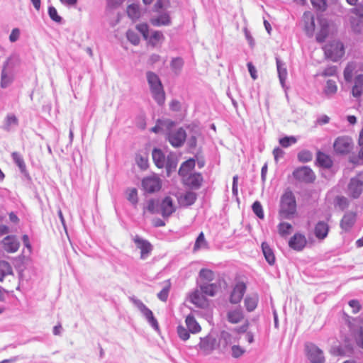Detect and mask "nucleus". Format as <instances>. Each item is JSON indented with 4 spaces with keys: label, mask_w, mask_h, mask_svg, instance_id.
I'll return each instance as SVG.
<instances>
[{
    "label": "nucleus",
    "mask_w": 363,
    "mask_h": 363,
    "mask_svg": "<svg viewBox=\"0 0 363 363\" xmlns=\"http://www.w3.org/2000/svg\"><path fill=\"white\" fill-rule=\"evenodd\" d=\"M12 272V269L10 264L5 262H0V281H2L4 277L9 274H11Z\"/></svg>",
    "instance_id": "41"
},
{
    "label": "nucleus",
    "mask_w": 363,
    "mask_h": 363,
    "mask_svg": "<svg viewBox=\"0 0 363 363\" xmlns=\"http://www.w3.org/2000/svg\"><path fill=\"white\" fill-rule=\"evenodd\" d=\"M227 320L232 324H237L242 320L244 318V313L242 309L240 307H236L233 309H230L227 312Z\"/></svg>",
    "instance_id": "21"
},
{
    "label": "nucleus",
    "mask_w": 363,
    "mask_h": 363,
    "mask_svg": "<svg viewBox=\"0 0 363 363\" xmlns=\"http://www.w3.org/2000/svg\"><path fill=\"white\" fill-rule=\"evenodd\" d=\"M133 240L136 244L137 247L140 250L141 259H146L152 251V245L147 240L140 238L138 235L133 238Z\"/></svg>",
    "instance_id": "18"
},
{
    "label": "nucleus",
    "mask_w": 363,
    "mask_h": 363,
    "mask_svg": "<svg viewBox=\"0 0 363 363\" xmlns=\"http://www.w3.org/2000/svg\"><path fill=\"white\" fill-rule=\"evenodd\" d=\"M337 73L336 66H329L326 67L322 72L321 75L323 77L335 76Z\"/></svg>",
    "instance_id": "61"
},
{
    "label": "nucleus",
    "mask_w": 363,
    "mask_h": 363,
    "mask_svg": "<svg viewBox=\"0 0 363 363\" xmlns=\"http://www.w3.org/2000/svg\"><path fill=\"white\" fill-rule=\"evenodd\" d=\"M298 159L301 162H308L312 160L313 154L309 150H302L298 152Z\"/></svg>",
    "instance_id": "50"
},
{
    "label": "nucleus",
    "mask_w": 363,
    "mask_h": 363,
    "mask_svg": "<svg viewBox=\"0 0 363 363\" xmlns=\"http://www.w3.org/2000/svg\"><path fill=\"white\" fill-rule=\"evenodd\" d=\"M276 62H277V72L278 76L279 79L280 84L282 86V88H285V82L287 78L288 72L286 69V67L284 62H283L278 57L276 58Z\"/></svg>",
    "instance_id": "25"
},
{
    "label": "nucleus",
    "mask_w": 363,
    "mask_h": 363,
    "mask_svg": "<svg viewBox=\"0 0 363 363\" xmlns=\"http://www.w3.org/2000/svg\"><path fill=\"white\" fill-rule=\"evenodd\" d=\"M142 186L145 192L154 193L161 189L162 181L157 175L152 174L142 180Z\"/></svg>",
    "instance_id": "8"
},
{
    "label": "nucleus",
    "mask_w": 363,
    "mask_h": 363,
    "mask_svg": "<svg viewBox=\"0 0 363 363\" xmlns=\"http://www.w3.org/2000/svg\"><path fill=\"white\" fill-rule=\"evenodd\" d=\"M279 142L281 147L286 148L291 145L296 143L297 139L294 136H285L280 138Z\"/></svg>",
    "instance_id": "46"
},
{
    "label": "nucleus",
    "mask_w": 363,
    "mask_h": 363,
    "mask_svg": "<svg viewBox=\"0 0 363 363\" xmlns=\"http://www.w3.org/2000/svg\"><path fill=\"white\" fill-rule=\"evenodd\" d=\"M157 204L154 199L147 201L146 206L144 207V211H147L150 213H155L157 211Z\"/></svg>",
    "instance_id": "57"
},
{
    "label": "nucleus",
    "mask_w": 363,
    "mask_h": 363,
    "mask_svg": "<svg viewBox=\"0 0 363 363\" xmlns=\"http://www.w3.org/2000/svg\"><path fill=\"white\" fill-rule=\"evenodd\" d=\"M278 232L281 237H286L289 235L292 230V225L286 222L280 223L278 226Z\"/></svg>",
    "instance_id": "39"
},
{
    "label": "nucleus",
    "mask_w": 363,
    "mask_h": 363,
    "mask_svg": "<svg viewBox=\"0 0 363 363\" xmlns=\"http://www.w3.org/2000/svg\"><path fill=\"white\" fill-rule=\"evenodd\" d=\"M329 225L325 221H318L314 228V235L320 240H324L328 234Z\"/></svg>",
    "instance_id": "22"
},
{
    "label": "nucleus",
    "mask_w": 363,
    "mask_h": 363,
    "mask_svg": "<svg viewBox=\"0 0 363 363\" xmlns=\"http://www.w3.org/2000/svg\"><path fill=\"white\" fill-rule=\"evenodd\" d=\"M11 82V77L7 75L5 70L4 69L1 73V86L2 88H6L10 84Z\"/></svg>",
    "instance_id": "60"
},
{
    "label": "nucleus",
    "mask_w": 363,
    "mask_h": 363,
    "mask_svg": "<svg viewBox=\"0 0 363 363\" xmlns=\"http://www.w3.org/2000/svg\"><path fill=\"white\" fill-rule=\"evenodd\" d=\"M252 209L254 213L260 219H263L264 217V211L261 203L256 201L252 206Z\"/></svg>",
    "instance_id": "47"
},
{
    "label": "nucleus",
    "mask_w": 363,
    "mask_h": 363,
    "mask_svg": "<svg viewBox=\"0 0 363 363\" xmlns=\"http://www.w3.org/2000/svg\"><path fill=\"white\" fill-rule=\"evenodd\" d=\"M259 296L257 294L247 295L244 301L246 310L249 312L253 311L257 306Z\"/></svg>",
    "instance_id": "29"
},
{
    "label": "nucleus",
    "mask_w": 363,
    "mask_h": 363,
    "mask_svg": "<svg viewBox=\"0 0 363 363\" xmlns=\"http://www.w3.org/2000/svg\"><path fill=\"white\" fill-rule=\"evenodd\" d=\"M174 123L169 119H158L157 121L156 125L152 128L151 131L155 133H160L161 130H169L173 127Z\"/></svg>",
    "instance_id": "28"
},
{
    "label": "nucleus",
    "mask_w": 363,
    "mask_h": 363,
    "mask_svg": "<svg viewBox=\"0 0 363 363\" xmlns=\"http://www.w3.org/2000/svg\"><path fill=\"white\" fill-rule=\"evenodd\" d=\"M318 22L320 29L316 35V40L318 43H323L330 32L331 28L333 27V23L323 17H320Z\"/></svg>",
    "instance_id": "13"
},
{
    "label": "nucleus",
    "mask_w": 363,
    "mask_h": 363,
    "mask_svg": "<svg viewBox=\"0 0 363 363\" xmlns=\"http://www.w3.org/2000/svg\"><path fill=\"white\" fill-rule=\"evenodd\" d=\"M168 130L167 140L169 143L174 147H181L186 138V131L182 128L173 130L169 129Z\"/></svg>",
    "instance_id": "10"
},
{
    "label": "nucleus",
    "mask_w": 363,
    "mask_h": 363,
    "mask_svg": "<svg viewBox=\"0 0 363 363\" xmlns=\"http://www.w3.org/2000/svg\"><path fill=\"white\" fill-rule=\"evenodd\" d=\"M337 91V86L335 81L329 79L326 82L325 86L324 88L325 94L330 97L334 95Z\"/></svg>",
    "instance_id": "38"
},
{
    "label": "nucleus",
    "mask_w": 363,
    "mask_h": 363,
    "mask_svg": "<svg viewBox=\"0 0 363 363\" xmlns=\"http://www.w3.org/2000/svg\"><path fill=\"white\" fill-rule=\"evenodd\" d=\"M182 199L185 205L190 206L196 201V194L193 191H187L182 197Z\"/></svg>",
    "instance_id": "45"
},
{
    "label": "nucleus",
    "mask_w": 363,
    "mask_h": 363,
    "mask_svg": "<svg viewBox=\"0 0 363 363\" xmlns=\"http://www.w3.org/2000/svg\"><path fill=\"white\" fill-rule=\"evenodd\" d=\"M146 78L152 98L158 105H163L165 101V93L160 77L155 73L149 71L146 73Z\"/></svg>",
    "instance_id": "1"
},
{
    "label": "nucleus",
    "mask_w": 363,
    "mask_h": 363,
    "mask_svg": "<svg viewBox=\"0 0 363 363\" xmlns=\"http://www.w3.org/2000/svg\"><path fill=\"white\" fill-rule=\"evenodd\" d=\"M240 337L234 335L227 330H222L219 335V342L224 349L230 347L231 345L238 343Z\"/></svg>",
    "instance_id": "16"
},
{
    "label": "nucleus",
    "mask_w": 363,
    "mask_h": 363,
    "mask_svg": "<svg viewBox=\"0 0 363 363\" xmlns=\"http://www.w3.org/2000/svg\"><path fill=\"white\" fill-rule=\"evenodd\" d=\"M348 303L352 308L353 313H357L360 311L361 306L357 300H350Z\"/></svg>",
    "instance_id": "63"
},
{
    "label": "nucleus",
    "mask_w": 363,
    "mask_h": 363,
    "mask_svg": "<svg viewBox=\"0 0 363 363\" xmlns=\"http://www.w3.org/2000/svg\"><path fill=\"white\" fill-rule=\"evenodd\" d=\"M200 289L204 295L214 296L218 290V286L216 284L205 282L200 285Z\"/></svg>",
    "instance_id": "33"
},
{
    "label": "nucleus",
    "mask_w": 363,
    "mask_h": 363,
    "mask_svg": "<svg viewBox=\"0 0 363 363\" xmlns=\"http://www.w3.org/2000/svg\"><path fill=\"white\" fill-rule=\"evenodd\" d=\"M262 250L266 261L269 264L273 265L275 263V256L273 252V250L269 245L267 242L262 243Z\"/></svg>",
    "instance_id": "30"
},
{
    "label": "nucleus",
    "mask_w": 363,
    "mask_h": 363,
    "mask_svg": "<svg viewBox=\"0 0 363 363\" xmlns=\"http://www.w3.org/2000/svg\"><path fill=\"white\" fill-rule=\"evenodd\" d=\"M325 57L333 62L338 61L345 54L343 44L338 40H333L323 47Z\"/></svg>",
    "instance_id": "3"
},
{
    "label": "nucleus",
    "mask_w": 363,
    "mask_h": 363,
    "mask_svg": "<svg viewBox=\"0 0 363 363\" xmlns=\"http://www.w3.org/2000/svg\"><path fill=\"white\" fill-rule=\"evenodd\" d=\"M127 199L133 205H136L138 203V191L135 188H133L128 190Z\"/></svg>",
    "instance_id": "53"
},
{
    "label": "nucleus",
    "mask_w": 363,
    "mask_h": 363,
    "mask_svg": "<svg viewBox=\"0 0 363 363\" xmlns=\"http://www.w3.org/2000/svg\"><path fill=\"white\" fill-rule=\"evenodd\" d=\"M306 357L311 363H324L325 357L323 352L318 346L312 342L305 344Z\"/></svg>",
    "instance_id": "5"
},
{
    "label": "nucleus",
    "mask_w": 363,
    "mask_h": 363,
    "mask_svg": "<svg viewBox=\"0 0 363 363\" xmlns=\"http://www.w3.org/2000/svg\"><path fill=\"white\" fill-rule=\"evenodd\" d=\"M355 69V65L353 62H350L344 70V78L345 81L350 82L352 78L353 72Z\"/></svg>",
    "instance_id": "48"
},
{
    "label": "nucleus",
    "mask_w": 363,
    "mask_h": 363,
    "mask_svg": "<svg viewBox=\"0 0 363 363\" xmlns=\"http://www.w3.org/2000/svg\"><path fill=\"white\" fill-rule=\"evenodd\" d=\"M314 8L320 11H324L326 8L325 0H311Z\"/></svg>",
    "instance_id": "59"
},
{
    "label": "nucleus",
    "mask_w": 363,
    "mask_h": 363,
    "mask_svg": "<svg viewBox=\"0 0 363 363\" xmlns=\"http://www.w3.org/2000/svg\"><path fill=\"white\" fill-rule=\"evenodd\" d=\"M229 348L230 355L234 359H239L242 357L246 352L245 348L239 345L238 343L231 345Z\"/></svg>",
    "instance_id": "34"
},
{
    "label": "nucleus",
    "mask_w": 363,
    "mask_h": 363,
    "mask_svg": "<svg viewBox=\"0 0 363 363\" xmlns=\"http://www.w3.org/2000/svg\"><path fill=\"white\" fill-rule=\"evenodd\" d=\"M185 323L187 327V329L190 333L193 334L198 333L201 331V328L198 322L196 320L195 318L192 315H189L186 316Z\"/></svg>",
    "instance_id": "31"
},
{
    "label": "nucleus",
    "mask_w": 363,
    "mask_h": 363,
    "mask_svg": "<svg viewBox=\"0 0 363 363\" xmlns=\"http://www.w3.org/2000/svg\"><path fill=\"white\" fill-rule=\"evenodd\" d=\"M184 62L182 58L177 57L174 58L171 62V67L175 71H179L182 66H183Z\"/></svg>",
    "instance_id": "58"
},
{
    "label": "nucleus",
    "mask_w": 363,
    "mask_h": 363,
    "mask_svg": "<svg viewBox=\"0 0 363 363\" xmlns=\"http://www.w3.org/2000/svg\"><path fill=\"white\" fill-rule=\"evenodd\" d=\"M361 175H358L350 179L348 184V194L354 199H357L363 191V180Z\"/></svg>",
    "instance_id": "12"
},
{
    "label": "nucleus",
    "mask_w": 363,
    "mask_h": 363,
    "mask_svg": "<svg viewBox=\"0 0 363 363\" xmlns=\"http://www.w3.org/2000/svg\"><path fill=\"white\" fill-rule=\"evenodd\" d=\"M126 36L128 40L135 45H138L140 43V38L138 35L132 30H128L127 31Z\"/></svg>",
    "instance_id": "54"
},
{
    "label": "nucleus",
    "mask_w": 363,
    "mask_h": 363,
    "mask_svg": "<svg viewBox=\"0 0 363 363\" xmlns=\"http://www.w3.org/2000/svg\"><path fill=\"white\" fill-rule=\"evenodd\" d=\"M307 240L303 234L300 233H295L289 240L290 248L296 251H302L306 246Z\"/></svg>",
    "instance_id": "15"
},
{
    "label": "nucleus",
    "mask_w": 363,
    "mask_h": 363,
    "mask_svg": "<svg viewBox=\"0 0 363 363\" xmlns=\"http://www.w3.org/2000/svg\"><path fill=\"white\" fill-rule=\"evenodd\" d=\"M358 145L359 147V157L360 159H363V128L359 132Z\"/></svg>",
    "instance_id": "64"
},
{
    "label": "nucleus",
    "mask_w": 363,
    "mask_h": 363,
    "mask_svg": "<svg viewBox=\"0 0 363 363\" xmlns=\"http://www.w3.org/2000/svg\"><path fill=\"white\" fill-rule=\"evenodd\" d=\"M357 213L353 211H347L342 216L340 226L345 233H349L357 221Z\"/></svg>",
    "instance_id": "14"
},
{
    "label": "nucleus",
    "mask_w": 363,
    "mask_h": 363,
    "mask_svg": "<svg viewBox=\"0 0 363 363\" xmlns=\"http://www.w3.org/2000/svg\"><path fill=\"white\" fill-rule=\"evenodd\" d=\"M303 21L305 23V30L308 35L312 36L315 30V21L313 15L311 12L303 13Z\"/></svg>",
    "instance_id": "24"
},
{
    "label": "nucleus",
    "mask_w": 363,
    "mask_h": 363,
    "mask_svg": "<svg viewBox=\"0 0 363 363\" xmlns=\"http://www.w3.org/2000/svg\"><path fill=\"white\" fill-rule=\"evenodd\" d=\"M177 333L180 339L184 341L187 340L190 337L189 330L182 325H179L177 327Z\"/></svg>",
    "instance_id": "55"
},
{
    "label": "nucleus",
    "mask_w": 363,
    "mask_h": 363,
    "mask_svg": "<svg viewBox=\"0 0 363 363\" xmlns=\"http://www.w3.org/2000/svg\"><path fill=\"white\" fill-rule=\"evenodd\" d=\"M48 15L53 21L61 23L62 18L58 15L57 9L53 6L48 7Z\"/></svg>",
    "instance_id": "52"
},
{
    "label": "nucleus",
    "mask_w": 363,
    "mask_h": 363,
    "mask_svg": "<svg viewBox=\"0 0 363 363\" xmlns=\"http://www.w3.org/2000/svg\"><path fill=\"white\" fill-rule=\"evenodd\" d=\"M11 157L14 163L18 167L20 171L22 173H25L26 172V166L22 155L17 152H13L11 154Z\"/></svg>",
    "instance_id": "35"
},
{
    "label": "nucleus",
    "mask_w": 363,
    "mask_h": 363,
    "mask_svg": "<svg viewBox=\"0 0 363 363\" xmlns=\"http://www.w3.org/2000/svg\"><path fill=\"white\" fill-rule=\"evenodd\" d=\"M199 277L207 281H211L214 278V274L210 269H201L199 272Z\"/></svg>",
    "instance_id": "51"
},
{
    "label": "nucleus",
    "mask_w": 363,
    "mask_h": 363,
    "mask_svg": "<svg viewBox=\"0 0 363 363\" xmlns=\"http://www.w3.org/2000/svg\"><path fill=\"white\" fill-rule=\"evenodd\" d=\"M316 164L320 167L329 169L333 166V162L330 156L323 152L318 151L316 155Z\"/></svg>",
    "instance_id": "23"
},
{
    "label": "nucleus",
    "mask_w": 363,
    "mask_h": 363,
    "mask_svg": "<svg viewBox=\"0 0 363 363\" xmlns=\"http://www.w3.org/2000/svg\"><path fill=\"white\" fill-rule=\"evenodd\" d=\"M171 284L169 281H167L163 289L157 294V298L162 301H166L168 298Z\"/></svg>",
    "instance_id": "43"
},
{
    "label": "nucleus",
    "mask_w": 363,
    "mask_h": 363,
    "mask_svg": "<svg viewBox=\"0 0 363 363\" xmlns=\"http://www.w3.org/2000/svg\"><path fill=\"white\" fill-rule=\"evenodd\" d=\"M130 301L135 307L141 312L143 316L146 318L149 324L156 330H159V324L157 320L154 317L151 310H150L140 300L135 297H130Z\"/></svg>",
    "instance_id": "4"
},
{
    "label": "nucleus",
    "mask_w": 363,
    "mask_h": 363,
    "mask_svg": "<svg viewBox=\"0 0 363 363\" xmlns=\"http://www.w3.org/2000/svg\"><path fill=\"white\" fill-rule=\"evenodd\" d=\"M335 206L343 211L348 207L349 201L345 196H337L335 199Z\"/></svg>",
    "instance_id": "49"
},
{
    "label": "nucleus",
    "mask_w": 363,
    "mask_h": 363,
    "mask_svg": "<svg viewBox=\"0 0 363 363\" xmlns=\"http://www.w3.org/2000/svg\"><path fill=\"white\" fill-rule=\"evenodd\" d=\"M127 13L128 16L132 20H136L139 18L140 15V11L138 5L133 4L128 6L127 8Z\"/></svg>",
    "instance_id": "40"
},
{
    "label": "nucleus",
    "mask_w": 363,
    "mask_h": 363,
    "mask_svg": "<svg viewBox=\"0 0 363 363\" xmlns=\"http://www.w3.org/2000/svg\"><path fill=\"white\" fill-rule=\"evenodd\" d=\"M2 243L4 250L9 253L16 252L20 247L19 241L13 235H8L4 238Z\"/></svg>",
    "instance_id": "20"
},
{
    "label": "nucleus",
    "mask_w": 363,
    "mask_h": 363,
    "mask_svg": "<svg viewBox=\"0 0 363 363\" xmlns=\"http://www.w3.org/2000/svg\"><path fill=\"white\" fill-rule=\"evenodd\" d=\"M296 211V199L291 191H286L281 197L280 215L284 218H290Z\"/></svg>",
    "instance_id": "2"
},
{
    "label": "nucleus",
    "mask_w": 363,
    "mask_h": 363,
    "mask_svg": "<svg viewBox=\"0 0 363 363\" xmlns=\"http://www.w3.org/2000/svg\"><path fill=\"white\" fill-rule=\"evenodd\" d=\"M18 124V118L14 114H9L5 118L4 129L9 131L13 127L17 126Z\"/></svg>",
    "instance_id": "36"
},
{
    "label": "nucleus",
    "mask_w": 363,
    "mask_h": 363,
    "mask_svg": "<svg viewBox=\"0 0 363 363\" xmlns=\"http://www.w3.org/2000/svg\"><path fill=\"white\" fill-rule=\"evenodd\" d=\"M182 179L185 185L197 189L201 186L203 177L200 173H191L182 177Z\"/></svg>",
    "instance_id": "19"
},
{
    "label": "nucleus",
    "mask_w": 363,
    "mask_h": 363,
    "mask_svg": "<svg viewBox=\"0 0 363 363\" xmlns=\"http://www.w3.org/2000/svg\"><path fill=\"white\" fill-rule=\"evenodd\" d=\"M150 22L155 26H168L171 23V19L167 12H162L158 16L152 17Z\"/></svg>",
    "instance_id": "27"
},
{
    "label": "nucleus",
    "mask_w": 363,
    "mask_h": 363,
    "mask_svg": "<svg viewBox=\"0 0 363 363\" xmlns=\"http://www.w3.org/2000/svg\"><path fill=\"white\" fill-rule=\"evenodd\" d=\"M201 294V291L199 290H195L193 291L189 296L190 301L197 306H201L204 302Z\"/></svg>",
    "instance_id": "37"
},
{
    "label": "nucleus",
    "mask_w": 363,
    "mask_h": 363,
    "mask_svg": "<svg viewBox=\"0 0 363 363\" xmlns=\"http://www.w3.org/2000/svg\"><path fill=\"white\" fill-rule=\"evenodd\" d=\"M152 157L155 165L158 168H163L165 167L167 169H171L172 167H176V164L173 163L172 159L169 157L166 158L164 154L160 149H153Z\"/></svg>",
    "instance_id": "7"
},
{
    "label": "nucleus",
    "mask_w": 363,
    "mask_h": 363,
    "mask_svg": "<svg viewBox=\"0 0 363 363\" xmlns=\"http://www.w3.org/2000/svg\"><path fill=\"white\" fill-rule=\"evenodd\" d=\"M194 167L195 160L194 159H189L182 164L179 169V174L182 177L188 176V174H191V171L194 168Z\"/></svg>",
    "instance_id": "32"
},
{
    "label": "nucleus",
    "mask_w": 363,
    "mask_h": 363,
    "mask_svg": "<svg viewBox=\"0 0 363 363\" xmlns=\"http://www.w3.org/2000/svg\"><path fill=\"white\" fill-rule=\"evenodd\" d=\"M355 340L357 345L363 349V328H360L358 330L355 337Z\"/></svg>",
    "instance_id": "62"
},
{
    "label": "nucleus",
    "mask_w": 363,
    "mask_h": 363,
    "mask_svg": "<svg viewBox=\"0 0 363 363\" xmlns=\"http://www.w3.org/2000/svg\"><path fill=\"white\" fill-rule=\"evenodd\" d=\"M245 291L246 285L243 282L236 284L231 292L230 302L234 304L240 303Z\"/></svg>",
    "instance_id": "17"
},
{
    "label": "nucleus",
    "mask_w": 363,
    "mask_h": 363,
    "mask_svg": "<svg viewBox=\"0 0 363 363\" xmlns=\"http://www.w3.org/2000/svg\"><path fill=\"white\" fill-rule=\"evenodd\" d=\"M207 246V242L204 238V234L203 232L200 233L199 236L197 237L194 246V251H198L201 249L205 248Z\"/></svg>",
    "instance_id": "44"
},
{
    "label": "nucleus",
    "mask_w": 363,
    "mask_h": 363,
    "mask_svg": "<svg viewBox=\"0 0 363 363\" xmlns=\"http://www.w3.org/2000/svg\"><path fill=\"white\" fill-rule=\"evenodd\" d=\"M161 211L163 217H168L174 212L175 208L173 206V201L172 198L167 196L162 200L161 203Z\"/></svg>",
    "instance_id": "26"
},
{
    "label": "nucleus",
    "mask_w": 363,
    "mask_h": 363,
    "mask_svg": "<svg viewBox=\"0 0 363 363\" xmlns=\"http://www.w3.org/2000/svg\"><path fill=\"white\" fill-rule=\"evenodd\" d=\"M218 346L216 337L210 333L204 337L200 338L199 347L205 354H210Z\"/></svg>",
    "instance_id": "11"
},
{
    "label": "nucleus",
    "mask_w": 363,
    "mask_h": 363,
    "mask_svg": "<svg viewBox=\"0 0 363 363\" xmlns=\"http://www.w3.org/2000/svg\"><path fill=\"white\" fill-rule=\"evenodd\" d=\"M137 30L143 35L145 40L148 39L149 37V27L146 23L138 24L136 26Z\"/></svg>",
    "instance_id": "56"
},
{
    "label": "nucleus",
    "mask_w": 363,
    "mask_h": 363,
    "mask_svg": "<svg viewBox=\"0 0 363 363\" xmlns=\"http://www.w3.org/2000/svg\"><path fill=\"white\" fill-rule=\"evenodd\" d=\"M334 150L341 155L349 153L353 147V141L348 136L338 137L333 144Z\"/></svg>",
    "instance_id": "6"
},
{
    "label": "nucleus",
    "mask_w": 363,
    "mask_h": 363,
    "mask_svg": "<svg viewBox=\"0 0 363 363\" xmlns=\"http://www.w3.org/2000/svg\"><path fill=\"white\" fill-rule=\"evenodd\" d=\"M293 176L298 181L304 183H312L315 179V175L313 171L306 166L295 169L293 172Z\"/></svg>",
    "instance_id": "9"
},
{
    "label": "nucleus",
    "mask_w": 363,
    "mask_h": 363,
    "mask_svg": "<svg viewBox=\"0 0 363 363\" xmlns=\"http://www.w3.org/2000/svg\"><path fill=\"white\" fill-rule=\"evenodd\" d=\"M164 37L160 31H153L150 36L148 37L149 43L152 45H157L160 42L164 40Z\"/></svg>",
    "instance_id": "42"
}]
</instances>
